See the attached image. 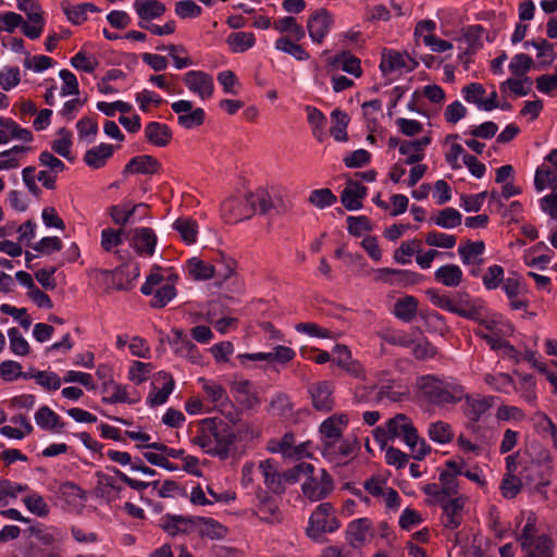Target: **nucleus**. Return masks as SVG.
Instances as JSON below:
<instances>
[{
	"label": "nucleus",
	"instance_id": "nucleus-20",
	"mask_svg": "<svg viewBox=\"0 0 557 557\" xmlns=\"http://www.w3.org/2000/svg\"><path fill=\"white\" fill-rule=\"evenodd\" d=\"M331 446L330 449L329 445L320 447V449L324 458L336 465L346 462L355 454L354 444L344 436L338 437V441L331 442Z\"/></svg>",
	"mask_w": 557,
	"mask_h": 557
},
{
	"label": "nucleus",
	"instance_id": "nucleus-45",
	"mask_svg": "<svg viewBox=\"0 0 557 557\" xmlns=\"http://www.w3.org/2000/svg\"><path fill=\"white\" fill-rule=\"evenodd\" d=\"M169 344L172 350L182 357H188L196 349V346L187 338L185 332L178 329L172 330V337Z\"/></svg>",
	"mask_w": 557,
	"mask_h": 557
},
{
	"label": "nucleus",
	"instance_id": "nucleus-22",
	"mask_svg": "<svg viewBox=\"0 0 557 557\" xmlns=\"http://www.w3.org/2000/svg\"><path fill=\"white\" fill-rule=\"evenodd\" d=\"M259 470L263 475L264 484L268 490L277 495L284 493L285 484L283 473L278 471L277 461L272 458L261 461Z\"/></svg>",
	"mask_w": 557,
	"mask_h": 557
},
{
	"label": "nucleus",
	"instance_id": "nucleus-12",
	"mask_svg": "<svg viewBox=\"0 0 557 557\" xmlns=\"http://www.w3.org/2000/svg\"><path fill=\"white\" fill-rule=\"evenodd\" d=\"M308 393L311 398L312 407L317 411L330 412L335 406L333 396L334 386L330 381H320L309 385Z\"/></svg>",
	"mask_w": 557,
	"mask_h": 557
},
{
	"label": "nucleus",
	"instance_id": "nucleus-32",
	"mask_svg": "<svg viewBox=\"0 0 557 557\" xmlns=\"http://www.w3.org/2000/svg\"><path fill=\"white\" fill-rule=\"evenodd\" d=\"M140 209L147 210L149 206L143 202L132 207H129V205H114L110 207L109 213L115 224L123 226L129 222H135L136 211Z\"/></svg>",
	"mask_w": 557,
	"mask_h": 557
},
{
	"label": "nucleus",
	"instance_id": "nucleus-34",
	"mask_svg": "<svg viewBox=\"0 0 557 557\" xmlns=\"http://www.w3.org/2000/svg\"><path fill=\"white\" fill-rule=\"evenodd\" d=\"M372 522L368 518H359L350 521L347 525V540L352 545H361L367 541Z\"/></svg>",
	"mask_w": 557,
	"mask_h": 557
},
{
	"label": "nucleus",
	"instance_id": "nucleus-24",
	"mask_svg": "<svg viewBox=\"0 0 557 557\" xmlns=\"http://www.w3.org/2000/svg\"><path fill=\"white\" fill-rule=\"evenodd\" d=\"M368 188L357 181L349 180L342 191L341 201L345 209L356 211L362 208L361 200L367 196Z\"/></svg>",
	"mask_w": 557,
	"mask_h": 557
},
{
	"label": "nucleus",
	"instance_id": "nucleus-62",
	"mask_svg": "<svg viewBox=\"0 0 557 557\" xmlns=\"http://www.w3.org/2000/svg\"><path fill=\"white\" fill-rule=\"evenodd\" d=\"M205 119H206L205 110L202 108H196L194 110L191 109L186 114L178 115L177 123L186 129H191V128L202 125L205 122Z\"/></svg>",
	"mask_w": 557,
	"mask_h": 557
},
{
	"label": "nucleus",
	"instance_id": "nucleus-4",
	"mask_svg": "<svg viewBox=\"0 0 557 557\" xmlns=\"http://www.w3.org/2000/svg\"><path fill=\"white\" fill-rule=\"evenodd\" d=\"M392 436L400 438L411 450L416 460L424 459L431 453V446L420 438L417 428L405 413H397L386 421Z\"/></svg>",
	"mask_w": 557,
	"mask_h": 557
},
{
	"label": "nucleus",
	"instance_id": "nucleus-11",
	"mask_svg": "<svg viewBox=\"0 0 557 557\" xmlns=\"http://www.w3.org/2000/svg\"><path fill=\"white\" fill-rule=\"evenodd\" d=\"M349 418L346 413H334L326 418L319 426L320 447L329 445L331 442L338 441L347 428Z\"/></svg>",
	"mask_w": 557,
	"mask_h": 557
},
{
	"label": "nucleus",
	"instance_id": "nucleus-9",
	"mask_svg": "<svg viewBox=\"0 0 557 557\" xmlns=\"http://www.w3.org/2000/svg\"><path fill=\"white\" fill-rule=\"evenodd\" d=\"M17 9L23 11L28 20V23L23 21L21 25L23 34L32 40L39 38L45 27L39 2H17Z\"/></svg>",
	"mask_w": 557,
	"mask_h": 557
},
{
	"label": "nucleus",
	"instance_id": "nucleus-37",
	"mask_svg": "<svg viewBox=\"0 0 557 557\" xmlns=\"http://www.w3.org/2000/svg\"><path fill=\"white\" fill-rule=\"evenodd\" d=\"M34 418L36 424L42 430L62 431L65 425V423L61 421L60 416L46 405L38 408Z\"/></svg>",
	"mask_w": 557,
	"mask_h": 557
},
{
	"label": "nucleus",
	"instance_id": "nucleus-18",
	"mask_svg": "<svg viewBox=\"0 0 557 557\" xmlns=\"http://www.w3.org/2000/svg\"><path fill=\"white\" fill-rule=\"evenodd\" d=\"M158 237L150 227H136L133 231L131 246L140 257H151L154 255Z\"/></svg>",
	"mask_w": 557,
	"mask_h": 557
},
{
	"label": "nucleus",
	"instance_id": "nucleus-30",
	"mask_svg": "<svg viewBox=\"0 0 557 557\" xmlns=\"http://www.w3.org/2000/svg\"><path fill=\"white\" fill-rule=\"evenodd\" d=\"M212 265L214 269V278H216L218 283L221 285L235 274L237 262L233 257L219 252L213 259Z\"/></svg>",
	"mask_w": 557,
	"mask_h": 557
},
{
	"label": "nucleus",
	"instance_id": "nucleus-40",
	"mask_svg": "<svg viewBox=\"0 0 557 557\" xmlns=\"http://www.w3.org/2000/svg\"><path fill=\"white\" fill-rule=\"evenodd\" d=\"M485 251V244L482 240H467L463 245H459L458 253L463 264L481 263L479 259Z\"/></svg>",
	"mask_w": 557,
	"mask_h": 557
},
{
	"label": "nucleus",
	"instance_id": "nucleus-38",
	"mask_svg": "<svg viewBox=\"0 0 557 557\" xmlns=\"http://www.w3.org/2000/svg\"><path fill=\"white\" fill-rule=\"evenodd\" d=\"M134 9L139 17L138 25L159 18L166 11L163 2H134Z\"/></svg>",
	"mask_w": 557,
	"mask_h": 557
},
{
	"label": "nucleus",
	"instance_id": "nucleus-1",
	"mask_svg": "<svg viewBox=\"0 0 557 557\" xmlns=\"http://www.w3.org/2000/svg\"><path fill=\"white\" fill-rule=\"evenodd\" d=\"M419 399L440 409H448L466 397V387L451 375L423 374L416 379Z\"/></svg>",
	"mask_w": 557,
	"mask_h": 557
},
{
	"label": "nucleus",
	"instance_id": "nucleus-35",
	"mask_svg": "<svg viewBox=\"0 0 557 557\" xmlns=\"http://www.w3.org/2000/svg\"><path fill=\"white\" fill-rule=\"evenodd\" d=\"M418 304L414 296L407 295L396 300L392 312L398 320L409 323L417 315Z\"/></svg>",
	"mask_w": 557,
	"mask_h": 557
},
{
	"label": "nucleus",
	"instance_id": "nucleus-27",
	"mask_svg": "<svg viewBox=\"0 0 557 557\" xmlns=\"http://www.w3.org/2000/svg\"><path fill=\"white\" fill-rule=\"evenodd\" d=\"M145 138L156 147H166L173 138V133L169 125L160 122H149L145 126Z\"/></svg>",
	"mask_w": 557,
	"mask_h": 557
},
{
	"label": "nucleus",
	"instance_id": "nucleus-8",
	"mask_svg": "<svg viewBox=\"0 0 557 557\" xmlns=\"http://www.w3.org/2000/svg\"><path fill=\"white\" fill-rule=\"evenodd\" d=\"M301 491L309 500L319 502L326 498L334 488L333 479L325 469H320V475L307 474Z\"/></svg>",
	"mask_w": 557,
	"mask_h": 557
},
{
	"label": "nucleus",
	"instance_id": "nucleus-33",
	"mask_svg": "<svg viewBox=\"0 0 557 557\" xmlns=\"http://www.w3.org/2000/svg\"><path fill=\"white\" fill-rule=\"evenodd\" d=\"M463 400L466 401L465 413L474 423L479 422L482 416L492 407L491 397L475 398L466 393Z\"/></svg>",
	"mask_w": 557,
	"mask_h": 557
},
{
	"label": "nucleus",
	"instance_id": "nucleus-16",
	"mask_svg": "<svg viewBox=\"0 0 557 557\" xmlns=\"http://www.w3.org/2000/svg\"><path fill=\"white\" fill-rule=\"evenodd\" d=\"M333 17L325 9L317 10L307 22L309 37L315 44H322L333 25Z\"/></svg>",
	"mask_w": 557,
	"mask_h": 557
},
{
	"label": "nucleus",
	"instance_id": "nucleus-50",
	"mask_svg": "<svg viewBox=\"0 0 557 557\" xmlns=\"http://www.w3.org/2000/svg\"><path fill=\"white\" fill-rule=\"evenodd\" d=\"M28 490L27 484H20L12 482L8 479L0 480V507H5L10 504L11 499L17 497L21 492Z\"/></svg>",
	"mask_w": 557,
	"mask_h": 557
},
{
	"label": "nucleus",
	"instance_id": "nucleus-6",
	"mask_svg": "<svg viewBox=\"0 0 557 557\" xmlns=\"http://www.w3.org/2000/svg\"><path fill=\"white\" fill-rule=\"evenodd\" d=\"M161 268L154 265L140 287L145 296L152 295L150 306L154 309L164 308L176 296V288L172 284H162L164 276L160 273Z\"/></svg>",
	"mask_w": 557,
	"mask_h": 557
},
{
	"label": "nucleus",
	"instance_id": "nucleus-2",
	"mask_svg": "<svg viewBox=\"0 0 557 557\" xmlns=\"http://www.w3.org/2000/svg\"><path fill=\"white\" fill-rule=\"evenodd\" d=\"M425 295L435 307L473 322L486 311L484 301L467 292L448 295L437 288H429Z\"/></svg>",
	"mask_w": 557,
	"mask_h": 557
},
{
	"label": "nucleus",
	"instance_id": "nucleus-42",
	"mask_svg": "<svg viewBox=\"0 0 557 557\" xmlns=\"http://www.w3.org/2000/svg\"><path fill=\"white\" fill-rule=\"evenodd\" d=\"M173 228L178 232L183 242L193 245L197 242L198 224L191 218H178L173 223Z\"/></svg>",
	"mask_w": 557,
	"mask_h": 557
},
{
	"label": "nucleus",
	"instance_id": "nucleus-57",
	"mask_svg": "<svg viewBox=\"0 0 557 557\" xmlns=\"http://www.w3.org/2000/svg\"><path fill=\"white\" fill-rule=\"evenodd\" d=\"M505 278V270L502 265L493 264L487 268L486 273L482 277L483 286L487 290L497 289Z\"/></svg>",
	"mask_w": 557,
	"mask_h": 557
},
{
	"label": "nucleus",
	"instance_id": "nucleus-55",
	"mask_svg": "<svg viewBox=\"0 0 557 557\" xmlns=\"http://www.w3.org/2000/svg\"><path fill=\"white\" fill-rule=\"evenodd\" d=\"M8 337L10 343V350L15 356L24 357L30 351L28 342L24 338L22 333L16 327H10L8 330Z\"/></svg>",
	"mask_w": 557,
	"mask_h": 557
},
{
	"label": "nucleus",
	"instance_id": "nucleus-58",
	"mask_svg": "<svg viewBox=\"0 0 557 557\" xmlns=\"http://www.w3.org/2000/svg\"><path fill=\"white\" fill-rule=\"evenodd\" d=\"M420 244L421 243L418 239L401 243V245L394 252L395 261L399 264L410 263V257L416 252H420Z\"/></svg>",
	"mask_w": 557,
	"mask_h": 557
},
{
	"label": "nucleus",
	"instance_id": "nucleus-14",
	"mask_svg": "<svg viewBox=\"0 0 557 557\" xmlns=\"http://www.w3.org/2000/svg\"><path fill=\"white\" fill-rule=\"evenodd\" d=\"M247 196L244 199L231 197L221 205V214L228 224H235L253 215V209H250Z\"/></svg>",
	"mask_w": 557,
	"mask_h": 557
},
{
	"label": "nucleus",
	"instance_id": "nucleus-26",
	"mask_svg": "<svg viewBox=\"0 0 557 557\" xmlns=\"http://www.w3.org/2000/svg\"><path fill=\"white\" fill-rule=\"evenodd\" d=\"M156 380L158 382H162V387L158 391H152L148 395L147 404L150 407H156L165 404L169 399V396L172 394L175 385L172 374L165 371H159L157 373ZM153 389L156 388L153 387Z\"/></svg>",
	"mask_w": 557,
	"mask_h": 557
},
{
	"label": "nucleus",
	"instance_id": "nucleus-51",
	"mask_svg": "<svg viewBox=\"0 0 557 557\" xmlns=\"http://www.w3.org/2000/svg\"><path fill=\"white\" fill-rule=\"evenodd\" d=\"M361 109L368 132L374 133L379 125L376 114L382 110V101L379 99L366 101Z\"/></svg>",
	"mask_w": 557,
	"mask_h": 557
},
{
	"label": "nucleus",
	"instance_id": "nucleus-56",
	"mask_svg": "<svg viewBox=\"0 0 557 557\" xmlns=\"http://www.w3.org/2000/svg\"><path fill=\"white\" fill-rule=\"evenodd\" d=\"M308 201L318 209H325L336 203L337 197L330 188L313 189Z\"/></svg>",
	"mask_w": 557,
	"mask_h": 557
},
{
	"label": "nucleus",
	"instance_id": "nucleus-5",
	"mask_svg": "<svg viewBox=\"0 0 557 557\" xmlns=\"http://www.w3.org/2000/svg\"><path fill=\"white\" fill-rule=\"evenodd\" d=\"M341 525L334 505L330 502L320 503L308 519L306 535L320 543L323 542L325 534L336 532Z\"/></svg>",
	"mask_w": 557,
	"mask_h": 557
},
{
	"label": "nucleus",
	"instance_id": "nucleus-10",
	"mask_svg": "<svg viewBox=\"0 0 557 557\" xmlns=\"http://www.w3.org/2000/svg\"><path fill=\"white\" fill-rule=\"evenodd\" d=\"M466 502V496L459 495L447 497L440 504L442 508L441 521L445 529L454 531L461 525Z\"/></svg>",
	"mask_w": 557,
	"mask_h": 557
},
{
	"label": "nucleus",
	"instance_id": "nucleus-15",
	"mask_svg": "<svg viewBox=\"0 0 557 557\" xmlns=\"http://www.w3.org/2000/svg\"><path fill=\"white\" fill-rule=\"evenodd\" d=\"M417 66L418 62L407 53L403 54L398 51L386 48L382 51L380 70L384 75L403 69L407 72H411Z\"/></svg>",
	"mask_w": 557,
	"mask_h": 557
},
{
	"label": "nucleus",
	"instance_id": "nucleus-39",
	"mask_svg": "<svg viewBox=\"0 0 557 557\" xmlns=\"http://www.w3.org/2000/svg\"><path fill=\"white\" fill-rule=\"evenodd\" d=\"M110 385L113 387V393L110 396L102 397L103 403L111 404V405L120 404V403L134 405L139 401L138 395L136 396V398L129 397L128 392H127V389H128L127 385L115 383L112 379L109 382H106L103 384L102 391L107 392L108 387Z\"/></svg>",
	"mask_w": 557,
	"mask_h": 557
},
{
	"label": "nucleus",
	"instance_id": "nucleus-17",
	"mask_svg": "<svg viewBox=\"0 0 557 557\" xmlns=\"http://www.w3.org/2000/svg\"><path fill=\"white\" fill-rule=\"evenodd\" d=\"M186 87L201 99H208L214 90L213 78L210 74L202 71H188L184 75Z\"/></svg>",
	"mask_w": 557,
	"mask_h": 557
},
{
	"label": "nucleus",
	"instance_id": "nucleus-21",
	"mask_svg": "<svg viewBox=\"0 0 557 557\" xmlns=\"http://www.w3.org/2000/svg\"><path fill=\"white\" fill-rule=\"evenodd\" d=\"M162 164L150 154H140L132 158L124 166L122 173L152 175L161 171Z\"/></svg>",
	"mask_w": 557,
	"mask_h": 557
},
{
	"label": "nucleus",
	"instance_id": "nucleus-29",
	"mask_svg": "<svg viewBox=\"0 0 557 557\" xmlns=\"http://www.w3.org/2000/svg\"><path fill=\"white\" fill-rule=\"evenodd\" d=\"M330 65L335 69H341L355 77H360L362 75L360 60L348 50H344L334 55L330 60Z\"/></svg>",
	"mask_w": 557,
	"mask_h": 557
},
{
	"label": "nucleus",
	"instance_id": "nucleus-48",
	"mask_svg": "<svg viewBox=\"0 0 557 557\" xmlns=\"http://www.w3.org/2000/svg\"><path fill=\"white\" fill-rule=\"evenodd\" d=\"M431 222L442 228L450 230L461 224L462 215L457 209L447 207L441 210L436 218L431 219Z\"/></svg>",
	"mask_w": 557,
	"mask_h": 557
},
{
	"label": "nucleus",
	"instance_id": "nucleus-49",
	"mask_svg": "<svg viewBox=\"0 0 557 557\" xmlns=\"http://www.w3.org/2000/svg\"><path fill=\"white\" fill-rule=\"evenodd\" d=\"M428 435L431 441L438 444L450 443L454 438L451 425L444 421L432 422L429 425Z\"/></svg>",
	"mask_w": 557,
	"mask_h": 557
},
{
	"label": "nucleus",
	"instance_id": "nucleus-7",
	"mask_svg": "<svg viewBox=\"0 0 557 557\" xmlns=\"http://www.w3.org/2000/svg\"><path fill=\"white\" fill-rule=\"evenodd\" d=\"M203 422L208 424V431H210L213 436V448L208 450V454L218 456L221 459H226L236 441V434L228 424L222 421L216 422L215 419H208Z\"/></svg>",
	"mask_w": 557,
	"mask_h": 557
},
{
	"label": "nucleus",
	"instance_id": "nucleus-61",
	"mask_svg": "<svg viewBox=\"0 0 557 557\" xmlns=\"http://www.w3.org/2000/svg\"><path fill=\"white\" fill-rule=\"evenodd\" d=\"M533 60L530 55L525 53H517L512 57L508 69L515 76L525 77V74L531 70Z\"/></svg>",
	"mask_w": 557,
	"mask_h": 557
},
{
	"label": "nucleus",
	"instance_id": "nucleus-59",
	"mask_svg": "<svg viewBox=\"0 0 557 557\" xmlns=\"http://www.w3.org/2000/svg\"><path fill=\"white\" fill-rule=\"evenodd\" d=\"M557 185V174L549 168L539 166L534 175V188L537 193L543 191L547 186Z\"/></svg>",
	"mask_w": 557,
	"mask_h": 557
},
{
	"label": "nucleus",
	"instance_id": "nucleus-19",
	"mask_svg": "<svg viewBox=\"0 0 557 557\" xmlns=\"http://www.w3.org/2000/svg\"><path fill=\"white\" fill-rule=\"evenodd\" d=\"M257 500L258 503L256 505V513L262 521L267 523L281 522L283 519V513L275 498L260 488V491L257 493Z\"/></svg>",
	"mask_w": 557,
	"mask_h": 557
},
{
	"label": "nucleus",
	"instance_id": "nucleus-41",
	"mask_svg": "<svg viewBox=\"0 0 557 557\" xmlns=\"http://www.w3.org/2000/svg\"><path fill=\"white\" fill-rule=\"evenodd\" d=\"M188 274L195 281H208L214 278V269L212 263L206 262L197 257L187 261Z\"/></svg>",
	"mask_w": 557,
	"mask_h": 557
},
{
	"label": "nucleus",
	"instance_id": "nucleus-28",
	"mask_svg": "<svg viewBox=\"0 0 557 557\" xmlns=\"http://www.w3.org/2000/svg\"><path fill=\"white\" fill-rule=\"evenodd\" d=\"M195 532L202 537L221 540L226 535L227 529L213 518L195 516Z\"/></svg>",
	"mask_w": 557,
	"mask_h": 557
},
{
	"label": "nucleus",
	"instance_id": "nucleus-60",
	"mask_svg": "<svg viewBox=\"0 0 557 557\" xmlns=\"http://www.w3.org/2000/svg\"><path fill=\"white\" fill-rule=\"evenodd\" d=\"M152 370L151 363H145L141 361H133L127 373V377L129 381L135 383L136 385H140L146 382L150 375Z\"/></svg>",
	"mask_w": 557,
	"mask_h": 557
},
{
	"label": "nucleus",
	"instance_id": "nucleus-63",
	"mask_svg": "<svg viewBox=\"0 0 557 557\" xmlns=\"http://www.w3.org/2000/svg\"><path fill=\"white\" fill-rule=\"evenodd\" d=\"M76 128L79 139H85L87 143H92L98 134L97 121L89 116H84L78 120Z\"/></svg>",
	"mask_w": 557,
	"mask_h": 557
},
{
	"label": "nucleus",
	"instance_id": "nucleus-53",
	"mask_svg": "<svg viewBox=\"0 0 557 557\" xmlns=\"http://www.w3.org/2000/svg\"><path fill=\"white\" fill-rule=\"evenodd\" d=\"M58 134L61 136L59 139H54L51 143V149L59 154L60 157L73 161L74 158L71 156V147H72V133L62 127L59 129Z\"/></svg>",
	"mask_w": 557,
	"mask_h": 557
},
{
	"label": "nucleus",
	"instance_id": "nucleus-3",
	"mask_svg": "<svg viewBox=\"0 0 557 557\" xmlns=\"http://www.w3.org/2000/svg\"><path fill=\"white\" fill-rule=\"evenodd\" d=\"M537 517L530 511L520 534L517 536L523 557H554V541L545 534L537 533Z\"/></svg>",
	"mask_w": 557,
	"mask_h": 557
},
{
	"label": "nucleus",
	"instance_id": "nucleus-44",
	"mask_svg": "<svg viewBox=\"0 0 557 557\" xmlns=\"http://www.w3.org/2000/svg\"><path fill=\"white\" fill-rule=\"evenodd\" d=\"M226 41L232 52L242 53L255 46L256 38L252 33L236 32L230 34Z\"/></svg>",
	"mask_w": 557,
	"mask_h": 557
},
{
	"label": "nucleus",
	"instance_id": "nucleus-13",
	"mask_svg": "<svg viewBox=\"0 0 557 557\" xmlns=\"http://www.w3.org/2000/svg\"><path fill=\"white\" fill-rule=\"evenodd\" d=\"M158 525L171 537L187 535L195 532V516L165 513Z\"/></svg>",
	"mask_w": 557,
	"mask_h": 557
},
{
	"label": "nucleus",
	"instance_id": "nucleus-43",
	"mask_svg": "<svg viewBox=\"0 0 557 557\" xmlns=\"http://www.w3.org/2000/svg\"><path fill=\"white\" fill-rule=\"evenodd\" d=\"M331 117L334 121L330 133L336 141H346L348 139L347 126L350 117L348 114L341 109H335L331 113Z\"/></svg>",
	"mask_w": 557,
	"mask_h": 557
},
{
	"label": "nucleus",
	"instance_id": "nucleus-54",
	"mask_svg": "<svg viewBox=\"0 0 557 557\" xmlns=\"http://www.w3.org/2000/svg\"><path fill=\"white\" fill-rule=\"evenodd\" d=\"M200 382H202V388L212 403L219 404L220 406L230 405L226 389L221 384L205 379H200Z\"/></svg>",
	"mask_w": 557,
	"mask_h": 557
},
{
	"label": "nucleus",
	"instance_id": "nucleus-25",
	"mask_svg": "<svg viewBox=\"0 0 557 557\" xmlns=\"http://www.w3.org/2000/svg\"><path fill=\"white\" fill-rule=\"evenodd\" d=\"M113 145L101 143L86 150L83 157V161L88 168L92 170H99L107 164L108 160L113 156Z\"/></svg>",
	"mask_w": 557,
	"mask_h": 557
},
{
	"label": "nucleus",
	"instance_id": "nucleus-36",
	"mask_svg": "<svg viewBox=\"0 0 557 557\" xmlns=\"http://www.w3.org/2000/svg\"><path fill=\"white\" fill-rule=\"evenodd\" d=\"M462 275L459 265L445 264L434 272V280L446 287H457L462 282Z\"/></svg>",
	"mask_w": 557,
	"mask_h": 557
},
{
	"label": "nucleus",
	"instance_id": "nucleus-31",
	"mask_svg": "<svg viewBox=\"0 0 557 557\" xmlns=\"http://www.w3.org/2000/svg\"><path fill=\"white\" fill-rule=\"evenodd\" d=\"M474 322L487 331L485 335H509L513 330L510 322L497 318L496 314L488 317L487 310L481 313L480 320H475Z\"/></svg>",
	"mask_w": 557,
	"mask_h": 557
},
{
	"label": "nucleus",
	"instance_id": "nucleus-52",
	"mask_svg": "<svg viewBox=\"0 0 557 557\" xmlns=\"http://www.w3.org/2000/svg\"><path fill=\"white\" fill-rule=\"evenodd\" d=\"M0 126L10 133V139H18L24 143H30L34 139L33 133L28 128L22 127L10 117L0 116Z\"/></svg>",
	"mask_w": 557,
	"mask_h": 557
},
{
	"label": "nucleus",
	"instance_id": "nucleus-47",
	"mask_svg": "<svg viewBox=\"0 0 557 557\" xmlns=\"http://www.w3.org/2000/svg\"><path fill=\"white\" fill-rule=\"evenodd\" d=\"M30 535H34L42 545L50 546L61 542L63 536L53 527H45L40 523L28 528Z\"/></svg>",
	"mask_w": 557,
	"mask_h": 557
},
{
	"label": "nucleus",
	"instance_id": "nucleus-64",
	"mask_svg": "<svg viewBox=\"0 0 557 557\" xmlns=\"http://www.w3.org/2000/svg\"><path fill=\"white\" fill-rule=\"evenodd\" d=\"M35 381L47 391H57L61 387L63 379L55 372L37 370Z\"/></svg>",
	"mask_w": 557,
	"mask_h": 557
},
{
	"label": "nucleus",
	"instance_id": "nucleus-23",
	"mask_svg": "<svg viewBox=\"0 0 557 557\" xmlns=\"http://www.w3.org/2000/svg\"><path fill=\"white\" fill-rule=\"evenodd\" d=\"M248 205L250 209H253V214L259 212L260 214H269L272 210L280 211L282 200L278 198H272L270 193L265 189H257L255 193L247 194Z\"/></svg>",
	"mask_w": 557,
	"mask_h": 557
},
{
	"label": "nucleus",
	"instance_id": "nucleus-46",
	"mask_svg": "<svg viewBox=\"0 0 557 557\" xmlns=\"http://www.w3.org/2000/svg\"><path fill=\"white\" fill-rule=\"evenodd\" d=\"M274 46L278 51L292 55L297 61H307L310 58V54L305 50L302 46L294 42L286 36L277 38Z\"/></svg>",
	"mask_w": 557,
	"mask_h": 557
}]
</instances>
